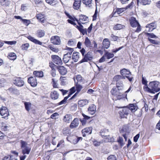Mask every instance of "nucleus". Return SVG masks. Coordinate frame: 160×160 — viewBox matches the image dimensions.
<instances>
[{"label":"nucleus","mask_w":160,"mask_h":160,"mask_svg":"<svg viewBox=\"0 0 160 160\" xmlns=\"http://www.w3.org/2000/svg\"><path fill=\"white\" fill-rule=\"evenodd\" d=\"M148 40L150 41L151 43L153 44H158V42L157 41L154 40H153L151 39H150L149 38H148Z\"/></svg>","instance_id":"63"},{"label":"nucleus","mask_w":160,"mask_h":160,"mask_svg":"<svg viewBox=\"0 0 160 160\" xmlns=\"http://www.w3.org/2000/svg\"><path fill=\"white\" fill-rule=\"evenodd\" d=\"M78 21L81 23L84 24L88 22V17L85 15H81L79 16V20H77L78 22Z\"/></svg>","instance_id":"14"},{"label":"nucleus","mask_w":160,"mask_h":160,"mask_svg":"<svg viewBox=\"0 0 160 160\" xmlns=\"http://www.w3.org/2000/svg\"><path fill=\"white\" fill-rule=\"evenodd\" d=\"M28 82L33 87H35L37 85V81L35 77H30L28 78Z\"/></svg>","instance_id":"15"},{"label":"nucleus","mask_w":160,"mask_h":160,"mask_svg":"<svg viewBox=\"0 0 160 160\" xmlns=\"http://www.w3.org/2000/svg\"><path fill=\"white\" fill-rule=\"evenodd\" d=\"M25 107L27 111H29L31 107V103L30 102H25L24 103Z\"/></svg>","instance_id":"43"},{"label":"nucleus","mask_w":160,"mask_h":160,"mask_svg":"<svg viewBox=\"0 0 160 160\" xmlns=\"http://www.w3.org/2000/svg\"><path fill=\"white\" fill-rule=\"evenodd\" d=\"M127 106L130 110V112H134L138 109V107L136 104H130Z\"/></svg>","instance_id":"18"},{"label":"nucleus","mask_w":160,"mask_h":160,"mask_svg":"<svg viewBox=\"0 0 160 160\" xmlns=\"http://www.w3.org/2000/svg\"><path fill=\"white\" fill-rule=\"evenodd\" d=\"M137 3L138 4L139 2L143 5H146L150 4L151 2V0H137Z\"/></svg>","instance_id":"33"},{"label":"nucleus","mask_w":160,"mask_h":160,"mask_svg":"<svg viewBox=\"0 0 160 160\" xmlns=\"http://www.w3.org/2000/svg\"><path fill=\"white\" fill-rule=\"evenodd\" d=\"M9 128V126L6 123L2 122L0 123V130L3 131H6Z\"/></svg>","instance_id":"21"},{"label":"nucleus","mask_w":160,"mask_h":160,"mask_svg":"<svg viewBox=\"0 0 160 160\" xmlns=\"http://www.w3.org/2000/svg\"><path fill=\"white\" fill-rule=\"evenodd\" d=\"M33 74L36 77L39 78H42L43 76V72L42 71H34L33 72Z\"/></svg>","instance_id":"37"},{"label":"nucleus","mask_w":160,"mask_h":160,"mask_svg":"<svg viewBox=\"0 0 160 160\" xmlns=\"http://www.w3.org/2000/svg\"><path fill=\"white\" fill-rule=\"evenodd\" d=\"M122 109L119 111V114L122 118H126L127 116L130 113V110L127 106L119 108Z\"/></svg>","instance_id":"5"},{"label":"nucleus","mask_w":160,"mask_h":160,"mask_svg":"<svg viewBox=\"0 0 160 160\" xmlns=\"http://www.w3.org/2000/svg\"><path fill=\"white\" fill-rule=\"evenodd\" d=\"M69 133V130L68 128H64L63 130L62 133L65 135H67Z\"/></svg>","instance_id":"58"},{"label":"nucleus","mask_w":160,"mask_h":160,"mask_svg":"<svg viewBox=\"0 0 160 160\" xmlns=\"http://www.w3.org/2000/svg\"><path fill=\"white\" fill-rule=\"evenodd\" d=\"M58 69L59 73L62 75H64L67 73V69L63 66H59Z\"/></svg>","instance_id":"22"},{"label":"nucleus","mask_w":160,"mask_h":160,"mask_svg":"<svg viewBox=\"0 0 160 160\" xmlns=\"http://www.w3.org/2000/svg\"><path fill=\"white\" fill-rule=\"evenodd\" d=\"M22 21L23 23L26 26H28L30 23V21L29 20L22 19Z\"/></svg>","instance_id":"50"},{"label":"nucleus","mask_w":160,"mask_h":160,"mask_svg":"<svg viewBox=\"0 0 160 160\" xmlns=\"http://www.w3.org/2000/svg\"><path fill=\"white\" fill-rule=\"evenodd\" d=\"M46 1L48 4L52 5H55L57 3L56 0H46Z\"/></svg>","instance_id":"45"},{"label":"nucleus","mask_w":160,"mask_h":160,"mask_svg":"<svg viewBox=\"0 0 160 160\" xmlns=\"http://www.w3.org/2000/svg\"><path fill=\"white\" fill-rule=\"evenodd\" d=\"M130 24L132 27H137L135 31L137 32H139L141 31L140 26L136 18L133 17H131L130 19Z\"/></svg>","instance_id":"6"},{"label":"nucleus","mask_w":160,"mask_h":160,"mask_svg":"<svg viewBox=\"0 0 160 160\" xmlns=\"http://www.w3.org/2000/svg\"><path fill=\"white\" fill-rule=\"evenodd\" d=\"M118 141L121 146H122L124 145V143H123V139L122 137H119Z\"/></svg>","instance_id":"54"},{"label":"nucleus","mask_w":160,"mask_h":160,"mask_svg":"<svg viewBox=\"0 0 160 160\" xmlns=\"http://www.w3.org/2000/svg\"><path fill=\"white\" fill-rule=\"evenodd\" d=\"M52 84L53 87L55 88H58V84L57 83L58 81H55L53 78L52 79Z\"/></svg>","instance_id":"46"},{"label":"nucleus","mask_w":160,"mask_h":160,"mask_svg":"<svg viewBox=\"0 0 160 160\" xmlns=\"http://www.w3.org/2000/svg\"><path fill=\"white\" fill-rule=\"evenodd\" d=\"M96 110V106L93 104L91 105L88 108L89 112L92 115L95 113Z\"/></svg>","instance_id":"23"},{"label":"nucleus","mask_w":160,"mask_h":160,"mask_svg":"<svg viewBox=\"0 0 160 160\" xmlns=\"http://www.w3.org/2000/svg\"><path fill=\"white\" fill-rule=\"evenodd\" d=\"M111 40L113 41H116L118 40L119 37L114 35L113 34H112L111 35Z\"/></svg>","instance_id":"52"},{"label":"nucleus","mask_w":160,"mask_h":160,"mask_svg":"<svg viewBox=\"0 0 160 160\" xmlns=\"http://www.w3.org/2000/svg\"><path fill=\"white\" fill-rule=\"evenodd\" d=\"M122 90H118V88H113L111 91V94L116 97V99L120 100L124 98L126 96L124 93H122L120 91Z\"/></svg>","instance_id":"3"},{"label":"nucleus","mask_w":160,"mask_h":160,"mask_svg":"<svg viewBox=\"0 0 160 160\" xmlns=\"http://www.w3.org/2000/svg\"><path fill=\"white\" fill-rule=\"evenodd\" d=\"M64 142L63 140H60L58 143L57 146V147H59L60 146L62 147V145L64 144Z\"/></svg>","instance_id":"59"},{"label":"nucleus","mask_w":160,"mask_h":160,"mask_svg":"<svg viewBox=\"0 0 160 160\" xmlns=\"http://www.w3.org/2000/svg\"><path fill=\"white\" fill-rule=\"evenodd\" d=\"M126 10V8H118L116 11L112 13V15L113 17H115V14L117 13L118 15L120 14L122 12Z\"/></svg>","instance_id":"30"},{"label":"nucleus","mask_w":160,"mask_h":160,"mask_svg":"<svg viewBox=\"0 0 160 160\" xmlns=\"http://www.w3.org/2000/svg\"><path fill=\"white\" fill-rule=\"evenodd\" d=\"M28 38L32 42H33L36 44H38L41 45L42 44V42L38 40L35 39L33 37L31 36H28Z\"/></svg>","instance_id":"20"},{"label":"nucleus","mask_w":160,"mask_h":160,"mask_svg":"<svg viewBox=\"0 0 160 160\" xmlns=\"http://www.w3.org/2000/svg\"><path fill=\"white\" fill-rule=\"evenodd\" d=\"M21 147L23 155L20 156V160H24L27 155H28L31 150V148L29 146L28 143L24 141H20Z\"/></svg>","instance_id":"2"},{"label":"nucleus","mask_w":160,"mask_h":160,"mask_svg":"<svg viewBox=\"0 0 160 160\" xmlns=\"http://www.w3.org/2000/svg\"><path fill=\"white\" fill-rule=\"evenodd\" d=\"M10 4V1L9 0H0V4L2 6H8Z\"/></svg>","instance_id":"28"},{"label":"nucleus","mask_w":160,"mask_h":160,"mask_svg":"<svg viewBox=\"0 0 160 160\" xmlns=\"http://www.w3.org/2000/svg\"><path fill=\"white\" fill-rule=\"evenodd\" d=\"M142 83L144 85V86L143 87V89L144 91L145 92L146 91V87H148V85L147 83L148 81L145 78L143 77V75L142 76Z\"/></svg>","instance_id":"34"},{"label":"nucleus","mask_w":160,"mask_h":160,"mask_svg":"<svg viewBox=\"0 0 160 160\" xmlns=\"http://www.w3.org/2000/svg\"><path fill=\"white\" fill-rule=\"evenodd\" d=\"M92 127L86 128L82 130V133L83 137H85L86 135H89L92 133Z\"/></svg>","instance_id":"13"},{"label":"nucleus","mask_w":160,"mask_h":160,"mask_svg":"<svg viewBox=\"0 0 160 160\" xmlns=\"http://www.w3.org/2000/svg\"><path fill=\"white\" fill-rule=\"evenodd\" d=\"M45 32L44 30L39 29L37 31V35L39 38H42L45 35Z\"/></svg>","instance_id":"36"},{"label":"nucleus","mask_w":160,"mask_h":160,"mask_svg":"<svg viewBox=\"0 0 160 160\" xmlns=\"http://www.w3.org/2000/svg\"><path fill=\"white\" fill-rule=\"evenodd\" d=\"M36 17L37 19L41 23H43L45 20V16L44 14L42 13H38L37 14Z\"/></svg>","instance_id":"19"},{"label":"nucleus","mask_w":160,"mask_h":160,"mask_svg":"<svg viewBox=\"0 0 160 160\" xmlns=\"http://www.w3.org/2000/svg\"><path fill=\"white\" fill-rule=\"evenodd\" d=\"M51 41L52 43L56 45H59L61 42L60 38L57 36L52 37L51 38Z\"/></svg>","instance_id":"11"},{"label":"nucleus","mask_w":160,"mask_h":160,"mask_svg":"<svg viewBox=\"0 0 160 160\" xmlns=\"http://www.w3.org/2000/svg\"><path fill=\"white\" fill-rule=\"evenodd\" d=\"M88 103V101L87 100H79L78 102V105L80 107H82L85 105L87 104Z\"/></svg>","instance_id":"39"},{"label":"nucleus","mask_w":160,"mask_h":160,"mask_svg":"<svg viewBox=\"0 0 160 160\" xmlns=\"http://www.w3.org/2000/svg\"><path fill=\"white\" fill-rule=\"evenodd\" d=\"M8 57L11 60H14L16 58V56L15 53L11 52L9 54Z\"/></svg>","instance_id":"42"},{"label":"nucleus","mask_w":160,"mask_h":160,"mask_svg":"<svg viewBox=\"0 0 160 160\" xmlns=\"http://www.w3.org/2000/svg\"><path fill=\"white\" fill-rule=\"evenodd\" d=\"M104 55L105 57H106L108 59H109L112 58L114 56L113 54L109 53L107 52H106Z\"/></svg>","instance_id":"44"},{"label":"nucleus","mask_w":160,"mask_h":160,"mask_svg":"<svg viewBox=\"0 0 160 160\" xmlns=\"http://www.w3.org/2000/svg\"><path fill=\"white\" fill-rule=\"evenodd\" d=\"M120 73L122 77H123V79L127 78L129 81L131 82L133 79L132 77H131V73L129 70L125 68H124L120 70Z\"/></svg>","instance_id":"4"},{"label":"nucleus","mask_w":160,"mask_h":160,"mask_svg":"<svg viewBox=\"0 0 160 160\" xmlns=\"http://www.w3.org/2000/svg\"><path fill=\"white\" fill-rule=\"evenodd\" d=\"M48 48L52 51L54 52H58V48H55L51 45H49Z\"/></svg>","instance_id":"48"},{"label":"nucleus","mask_w":160,"mask_h":160,"mask_svg":"<svg viewBox=\"0 0 160 160\" xmlns=\"http://www.w3.org/2000/svg\"><path fill=\"white\" fill-rule=\"evenodd\" d=\"M29 46V44L28 43H26L23 44H22L21 47L22 49L23 50H26L28 49V48Z\"/></svg>","instance_id":"47"},{"label":"nucleus","mask_w":160,"mask_h":160,"mask_svg":"<svg viewBox=\"0 0 160 160\" xmlns=\"http://www.w3.org/2000/svg\"><path fill=\"white\" fill-rule=\"evenodd\" d=\"M146 89V92L154 94L160 90V83L157 81L150 82Z\"/></svg>","instance_id":"1"},{"label":"nucleus","mask_w":160,"mask_h":160,"mask_svg":"<svg viewBox=\"0 0 160 160\" xmlns=\"http://www.w3.org/2000/svg\"><path fill=\"white\" fill-rule=\"evenodd\" d=\"M81 0H74V2L73 4V7L75 9H78L80 6Z\"/></svg>","instance_id":"26"},{"label":"nucleus","mask_w":160,"mask_h":160,"mask_svg":"<svg viewBox=\"0 0 160 160\" xmlns=\"http://www.w3.org/2000/svg\"><path fill=\"white\" fill-rule=\"evenodd\" d=\"M4 42L5 43L7 44L10 45H13L15 44L17 42L16 41H4Z\"/></svg>","instance_id":"53"},{"label":"nucleus","mask_w":160,"mask_h":160,"mask_svg":"<svg viewBox=\"0 0 160 160\" xmlns=\"http://www.w3.org/2000/svg\"><path fill=\"white\" fill-rule=\"evenodd\" d=\"M0 114L3 116L2 118L6 119L8 118V117L9 115L8 110L6 107H2L0 108Z\"/></svg>","instance_id":"8"},{"label":"nucleus","mask_w":160,"mask_h":160,"mask_svg":"<svg viewBox=\"0 0 160 160\" xmlns=\"http://www.w3.org/2000/svg\"><path fill=\"white\" fill-rule=\"evenodd\" d=\"M123 77H122L121 75H117L115 76L113 78V80L115 81H116V82H118V81H121V80L122 79H124Z\"/></svg>","instance_id":"41"},{"label":"nucleus","mask_w":160,"mask_h":160,"mask_svg":"<svg viewBox=\"0 0 160 160\" xmlns=\"http://www.w3.org/2000/svg\"><path fill=\"white\" fill-rule=\"evenodd\" d=\"M78 24H79V26H77L76 27L78 29V30L80 32L83 29V26L81 24V23H80V22H79V21H78Z\"/></svg>","instance_id":"51"},{"label":"nucleus","mask_w":160,"mask_h":160,"mask_svg":"<svg viewBox=\"0 0 160 160\" xmlns=\"http://www.w3.org/2000/svg\"><path fill=\"white\" fill-rule=\"evenodd\" d=\"M71 55L70 53H67L64 55L63 60L65 63L68 62L71 58Z\"/></svg>","instance_id":"25"},{"label":"nucleus","mask_w":160,"mask_h":160,"mask_svg":"<svg viewBox=\"0 0 160 160\" xmlns=\"http://www.w3.org/2000/svg\"><path fill=\"white\" fill-rule=\"evenodd\" d=\"M67 100V98L65 97L64 99L61 101L59 103V105H61L63 104H65L66 102V101Z\"/></svg>","instance_id":"61"},{"label":"nucleus","mask_w":160,"mask_h":160,"mask_svg":"<svg viewBox=\"0 0 160 160\" xmlns=\"http://www.w3.org/2000/svg\"><path fill=\"white\" fill-rule=\"evenodd\" d=\"M92 0H82V2L87 7L91 8L92 6Z\"/></svg>","instance_id":"29"},{"label":"nucleus","mask_w":160,"mask_h":160,"mask_svg":"<svg viewBox=\"0 0 160 160\" xmlns=\"http://www.w3.org/2000/svg\"><path fill=\"white\" fill-rule=\"evenodd\" d=\"M79 124L78 119L77 118H75L71 123L70 127L72 128H75L78 126Z\"/></svg>","instance_id":"17"},{"label":"nucleus","mask_w":160,"mask_h":160,"mask_svg":"<svg viewBox=\"0 0 160 160\" xmlns=\"http://www.w3.org/2000/svg\"><path fill=\"white\" fill-rule=\"evenodd\" d=\"M147 34L149 36V37L152 38H156L158 37L153 33H147Z\"/></svg>","instance_id":"56"},{"label":"nucleus","mask_w":160,"mask_h":160,"mask_svg":"<svg viewBox=\"0 0 160 160\" xmlns=\"http://www.w3.org/2000/svg\"><path fill=\"white\" fill-rule=\"evenodd\" d=\"M101 143L100 142H98L97 141H94L93 142V144L95 146H99Z\"/></svg>","instance_id":"64"},{"label":"nucleus","mask_w":160,"mask_h":160,"mask_svg":"<svg viewBox=\"0 0 160 160\" xmlns=\"http://www.w3.org/2000/svg\"><path fill=\"white\" fill-rule=\"evenodd\" d=\"M84 44L87 47L91 48L92 47V45L90 39L88 37H86L85 40Z\"/></svg>","instance_id":"31"},{"label":"nucleus","mask_w":160,"mask_h":160,"mask_svg":"<svg viewBox=\"0 0 160 160\" xmlns=\"http://www.w3.org/2000/svg\"><path fill=\"white\" fill-rule=\"evenodd\" d=\"M59 94L56 91L52 92L51 93V97L52 99L56 100L58 98Z\"/></svg>","instance_id":"35"},{"label":"nucleus","mask_w":160,"mask_h":160,"mask_svg":"<svg viewBox=\"0 0 160 160\" xmlns=\"http://www.w3.org/2000/svg\"><path fill=\"white\" fill-rule=\"evenodd\" d=\"M3 160H17L15 158L13 157L12 156L9 157H5L4 158Z\"/></svg>","instance_id":"49"},{"label":"nucleus","mask_w":160,"mask_h":160,"mask_svg":"<svg viewBox=\"0 0 160 160\" xmlns=\"http://www.w3.org/2000/svg\"><path fill=\"white\" fill-rule=\"evenodd\" d=\"M140 137V134L138 133L133 138L134 141L135 142H137L138 141V139Z\"/></svg>","instance_id":"60"},{"label":"nucleus","mask_w":160,"mask_h":160,"mask_svg":"<svg viewBox=\"0 0 160 160\" xmlns=\"http://www.w3.org/2000/svg\"><path fill=\"white\" fill-rule=\"evenodd\" d=\"M52 61L57 64L61 65L62 63L61 58L56 55H52L51 56Z\"/></svg>","instance_id":"10"},{"label":"nucleus","mask_w":160,"mask_h":160,"mask_svg":"<svg viewBox=\"0 0 160 160\" xmlns=\"http://www.w3.org/2000/svg\"><path fill=\"white\" fill-rule=\"evenodd\" d=\"M108 160H117L116 157L114 155L109 156L108 158Z\"/></svg>","instance_id":"55"},{"label":"nucleus","mask_w":160,"mask_h":160,"mask_svg":"<svg viewBox=\"0 0 160 160\" xmlns=\"http://www.w3.org/2000/svg\"><path fill=\"white\" fill-rule=\"evenodd\" d=\"M106 130H101V135L102 137H104V141L105 142H110L111 141L112 139L111 138L109 137V136H108L104 133V132L107 131Z\"/></svg>","instance_id":"12"},{"label":"nucleus","mask_w":160,"mask_h":160,"mask_svg":"<svg viewBox=\"0 0 160 160\" xmlns=\"http://www.w3.org/2000/svg\"><path fill=\"white\" fill-rule=\"evenodd\" d=\"M13 83L14 84L18 87L23 86L24 82L22 78L20 77H16L13 79Z\"/></svg>","instance_id":"7"},{"label":"nucleus","mask_w":160,"mask_h":160,"mask_svg":"<svg viewBox=\"0 0 160 160\" xmlns=\"http://www.w3.org/2000/svg\"><path fill=\"white\" fill-rule=\"evenodd\" d=\"M72 120V117L70 114H66L64 117L63 120L66 123H69Z\"/></svg>","instance_id":"27"},{"label":"nucleus","mask_w":160,"mask_h":160,"mask_svg":"<svg viewBox=\"0 0 160 160\" xmlns=\"http://www.w3.org/2000/svg\"><path fill=\"white\" fill-rule=\"evenodd\" d=\"M102 44L104 48L108 49L110 45V42L108 39L105 38L103 41Z\"/></svg>","instance_id":"24"},{"label":"nucleus","mask_w":160,"mask_h":160,"mask_svg":"<svg viewBox=\"0 0 160 160\" xmlns=\"http://www.w3.org/2000/svg\"><path fill=\"white\" fill-rule=\"evenodd\" d=\"M156 27V24L154 23H152L148 24L146 26V30L148 32H152Z\"/></svg>","instance_id":"16"},{"label":"nucleus","mask_w":160,"mask_h":160,"mask_svg":"<svg viewBox=\"0 0 160 160\" xmlns=\"http://www.w3.org/2000/svg\"><path fill=\"white\" fill-rule=\"evenodd\" d=\"M125 26L124 25L121 24H117L114 26L113 29L115 30H119L123 28Z\"/></svg>","instance_id":"40"},{"label":"nucleus","mask_w":160,"mask_h":160,"mask_svg":"<svg viewBox=\"0 0 160 160\" xmlns=\"http://www.w3.org/2000/svg\"><path fill=\"white\" fill-rule=\"evenodd\" d=\"M76 87L77 88V90L78 92H79L81 90L82 88L81 85L78 84H76Z\"/></svg>","instance_id":"62"},{"label":"nucleus","mask_w":160,"mask_h":160,"mask_svg":"<svg viewBox=\"0 0 160 160\" xmlns=\"http://www.w3.org/2000/svg\"><path fill=\"white\" fill-rule=\"evenodd\" d=\"M92 58V53L88 52L87 54L85 55L84 58L79 63H81L84 62H88V61L91 60Z\"/></svg>","instance_id":"9"},{"label":"nucleus","mask_w":160,"mask_h":160,"mask_svg":"<svg viewBox=\"0 0 160 160\" xmlns=\"http://www.w3.org/2000/svg\"><path fill=\"white\" fill-rule=\"evenodd\" d=\"M79 53L77 52H73L72 59L75 62H77L79 58Z\"/></svg>","instance_id":"32"},{"label":"nucleus","mask_w":160,"mask_h":160,"mask_svg":"<svg viewBox=\"0 0 160 160\" xmlns=\"http://www.w3.org/2000/svg\"><path fill=\"white\" fill-rule=\"evenodd\" d=\"M116 88L118 90H122L123 87V84L122 81L118 82H116Z\"/></svg>","instance_id":"38"},{"label":"nucleus","mask_w":160,"mask_h":160,"mask_svg":"<svg viewBox=\"0 0 160 160\" xmlns=\"http://www.w3.org/2000/svg\"><path fill=\"white\" fill-rule=\"evenodd\" d=\"M72 139L73 140L72 141V142L74 144H76L78 142V139H77V137H73Z\"/></svg>","instance_id":"57"}]
</instances>
